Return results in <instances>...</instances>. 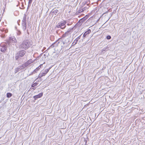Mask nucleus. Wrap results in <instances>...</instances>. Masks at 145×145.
I'll return each instance as SVG.
<instances>
[{
	"instance_id": "nucleus-14",
	"label": "nucleus",
	"mask_w": 145,
	"mask_h": 145,
	"mask_svg": "<svg viewBox=\"0 0 145 145\" xmlns=\"http://www.w3.org/2000/svg\"><path fill=\"white\" fill-rule=\"evenodd\" d=\"M91 32V30L90 29H88L87 31H86L84 34L83 35V38H84L86 36L90 33Z\"/></svg>"
},
{
	"instance_id": "nucleus-25",
	"label": "nucleus",
	"mask_w": 145,
	"mask_h": 145,
	"mask_svg": "<svg viewBox=\"0 0 145 145\" xmlns=\"http://www.w3.org/2000/svg\"><path fill=\"white\" fill-rule=\"evenodd\" d=\"M38 84V83L36 82H35V83H33V84L31 86L32 87H34L35 86H37Z\"/></svg>"
},
{
	"instance_id": "nucleus-35",
	"label": "nucleus",
	"mask_w": 145,
	"mask_h": 145,
	"mask_svg": "<svg viewBox=\"0 0 145 145\" xmlns=\"http://www.w3.org/2000/svg\"><path fill=\"white\" fill-rule=\"evenodd\" d=\"M67 25H70V24H67Z\"/></svg>"
},
{
	"instance_id": "nucleus-33",
	"label": "nucleus",
	"mask_w": 145,
	"mask_h": 145,
	"mask_svg": "<svg viewBox=\"0 0 145 145\" xmlns=\"http://www.w3.org/2000/svg\"><path fill=\"white\" fill-rule=\"evenodd\" d=\"M33 90H35V88H33Z\"/></svg>"
},
{
	"instance_id": "nucleus-17",
	"label": "nucleus",
	"mask_w": 145,
	"mask_h": 145,
	"mask_svg": "<svg viewBox=\"0 0 145 145\" xmlns=\"http://www.w3.org/2000/svg\"><path fill=\"white\" fill-rule=\"evenodd\" d=\"M22 24H26V15L25 14H24V16H23V20H22Z\"/></svg>"
},
{
	"instance_id": "nucleus-6",
	"label": "nucleus",
	"mask_w": 145,
	"mask_h": 145,
	"mask_svg": "<svg viewBox=\"0 0 145 145\" xmlns=\"http://www.w3.org/2000/svg\"><path fill=\"white\" fill-rule=\"evenodd\" d=\"M51 68V67H50L48 69H45L44 71H41L39 75L38 78H40L41 77H42L43 76H45Z\"/></svg>"
},
{
	"instance_id": "nucleus-30",
	"label": "nucleus",
	"mask_w": 145,
	"mask_h": 145,
	"mask_svg": "<svg viewBox=\"0 0 145 145\" xmlns=\"http://www.w3.org/2000/svg\"><path fill=\"white\" fill-rule=\"evenodd\" d=\"M26 32H27V33L29 35V32H28V29L27 28L26 29Z\"/></svg>"
},
{
	"instance_id": "nucleus-21",
	"label": "nucleus",
	"mask_w": 145,
	"mask_h": 145,
	"mask_svg": "<svg viewBox=\"0 0 145 145\" xmlns=\"http://www.w3.org/2000/svg\"><path fill=\"white\" fill-rule=\"evenodd\" d=\"M32 0H29L28 5L27 7V9L30 6L31 4L32 3Z\"/></svg>"
},
{
	"instance_id": "nucleus-3",
	"label": "nucleus",
	"mask_w": 145,
	"mask_h": 145,
	"mask_svg": "<svg viewBox=\"0 0 145 145\" xmlns=\"http://www.w3.org/2000/svg\"><path fill=\"white\" fill-rule=\"evenodd\" d=\"M26 53V52L24 50H21L18 51L15 56V58L16 60L19 61V60L20 59V58L24 56H25V54Z\"/></svg>"
},
{
	"instance_id": "nucleus-36",
	"label": "nucleus",
	"mask_w": 145,
	"mask_h": 145,
	"mask_svg": "<svg viewBox=\"0 0 145 145\" xmlns=\"http://www.w3.org/2000/svg\"><path fill=\"white\" fill-rule=\"evenodd\" d=\"M19 60H20V59L19 60V61H18V62H20V61H19Z\"/></svg>"
},
{
	"instance_id": "nucleus-24",
	"label": "nucleus",
	"mask_w": 145,
	"mask_h": 145,
	"mask_svg": "<svg viewBox=\"0 0 145 145\" xmlns=\"http://www.w3.org/2000/svg\"><path fill=\"white\" fill-rule=\"evenodd\" d=\"M83 12V10H82V8H80V9H79L78 10V11L76 12V13L77 14H78V13H80V12Z\"/></svg>"
},
{
	"instance_id": "nucleus-26",
	"label": "nucleus",
	"mask_w": 145,
	"mask_h": 145,
	"mask_svg": "<svg viewBox=\"0 0 145 145\" xmlns=\"http://www.w3.org/2000/svg\"><path fill=\"white\" fill-rule=\"evenodd\" d=\"M17 35L18 36L21 35V32L19 30H17Z\"/></svg>"
},
{
	"instance_id": "nucleus-28",
	"label": "nucleus",
	"mask_w": 145,
	"mask_h": 145,
	"mask_svg": "<svg viewBox=\"0 0 145 145\" xmlns=\"http://www.w3.org/2000/svg\"><path fill=\"white\" fill-rule=\"evenodd\" d=\"M82 35V34L81 35H80L79 36H78L77 38L76 39L78 41V40L80 39Z\"/></svg>"
},
{
	"instance_id": "nucleus-4",
	"label": "nucleus",
	"mask_w": 145,
	"mask_h": 145,
	"mask_svg": "<svg viewBox=\"0 0 145 145\" xmlns=\"http://www.w3.org/2000/svg\"><path fill=\"white\" fill-rule=\"evenodd\" d=\"M66 22L65 20L63 21L58 23L55 26V28H60L61 29H64L66 26L65 25Z\"/></svg>"
},
{
	"instance_id": "nucleus-7",
	"label": "nucleus",
	"mask_w": 145,
	"mask_h": 145,
	"mask_svg": "<svg viewBox=\"0 0 145 145\" xmlns=\"http://www.w3.org/2000/svg\"><path fill=\"white\" fill-rule=\"evenodd\" d=\"M59 40H57L55 42L52 44L47 49V50H48L50 48H52L54 47H56L58 46L59 44Z\"/></svg>"
},
{
	"instance_id": "nucleus-2",
	"label": "nucleus",
	"mask_w": 145,
	"mask_h": 145,
	"mask_svg": "<svg viewBox=\"0 0 145 145\" xmlns=\"http://www.w3.org/2000/svg\"><path fill=\"white\" fill-rule=\"evenodd\" d=\"M31 45V42L28 40H25L19 46L20 49L26 50L28 49Z\"/></svg>"
},
{
	"instance_id": "nucleus-34",
	"label": "nucleus",
	"mask_w": 145,
	"mask_h": 145,
	"mask_svg": "<svg viewBox=\"0 0 145 145\" xmlns=\"http://www.w3.org/2000/svg\"><path fill=\"white\" fill-rule=\"evenodd\" d=\"M85 142H86V143H87V142L86 140H85Z\"/></svg>"
},
{
	"instance_id": "nucleus-12",
	"label": "nucleus",
	"mask_w": 145,
	"mask_h": 145,
	"mask_svg": "<svg viewBox=\"0 0 145 145\" xmlns=\"http://www.w3.org/2000/svg\"><path fill=\"white\" fill-rule=\"evenodd\" d=\"M88 18V16H86L85 17L82 18L80 19L77 23V24L78 23H82L84 22Z\"/></svg>"
},
{
	"instance_id": "nucleus-13",
	"label": "nucleus",
	"mask_w": 145,
	"mask_h": 145,
	"mask_svg": "<svg viewBox=\"0 0 145 145\" xmlns=\"http://www.w3.org/2000/svg\"><path fill=\"white\" fill-rule=\"evenodd\" d=\"M42 95H43V93H40L39 94L37 95L34 96L33 97V98L35 99V100H36L37 99L41 97Z\"/></svg>"
},
{
	"instance_id": "nucleus-15",
	"label": "nucleus",
	"mask_w": 145,
	"mask_h": 145,
	"mask_svg": "<svg viewBox=\"0 0 145 145\" xmlns=\"http://www.w3.org/2000/svg\"><path fill=\"white\" fill-rule=\"evenodd\" d=\"M71 35L67 31L65 33H64L62 35L61 38H64L67 36H68Z\"/></svg>"
},
{
	"instance_id": "nucleus-18",
	"label": "nucleus",
	"mask_w": 145,
	"mask_h": 145,
	"mask_svg": "<svg viewBox=\"0 0 145 145\" xmlns=\"http://www.w3.org/2000/svg\"><path fill=\"white\" fill-rule=\"evenodd\" d=\"M21 70V69H20V68L18 66V67L16 68L15 70V73H16L18 72L19 71Z\"/></svg>"
},
{
	"instance_id": "nucleus-20",
	"label": "nucleus",
	"mask_w": 145,
	"mask_h": 145,
	"mask_svg": "<svg viewBox=\"0 0 145 145\" xmlns=\"http://www.w3.org/2000/svg\"><path fill=\"white\" fill-rule=\"evenodd\" d=\"M12 95V94L10 93H8L7 94V97L8 98L10 97Z\"/></svg>"
},
{
	"instance_id": "nucleus-31",
	"label": "nucleus",
	"mask_w": 145,
	"mask_h": 145,
	"mask_svg": "<svg viewBox=\"0 0 145 145\" xmlns=\"http://www.w3.org/2000/svg\"><path fill=\"white\" fill-rule=\"evenodd\" d=\"M82 10H83V12L84 11L85 9H86V8L85 7H84L83 8H82Z\"/></svg>"
},
{
	"instance_id": "nucleus-27",
	"label": "nucleus",
	"mask_w": 145,
	"mask_h": 145,
	"mask_svg": "<svg viewBox=\"0 0 145 145\" xmlns=\"http://www.w3.org/2000/svg\"><path fill=\"white\" fill-rule=\"evenodd\" d=\"M111 38V37L109 35H108L106 37V39L108 40L110 39Z\"/></svg>"
},
{
	"instance_id": "nucleus-16",
	"label": "nucleus",
	"mask_w": 145,
	"mask_h": 145,
	"mask_svg": "<svg viewBox=\"0 0 145 145\" xmlns=\"http://www.w3.org/2000/svg\"><path fill=\"white\" fill-rule=\"evenodd\" d=\"M22 27L24 31H25V30L27 29L26 24L23 23V24H22Z\"/></svg>"
},
{
	"instance_id": "nucleus-22",
	"label": "nucleus",
	"mask_w": 145,
	"mask_h": 145,
	"mask_svg": "<svg viewBox=\"0 0 145 145\" xmlns=\"http://www.w3.org/2000/svg\"><path fill=\"white\" fill-rule=\"evenodd\" d=\"M58 12V10H54L52 11V12L55 15H56Z\"/></svg>"
},
{
	"instance_id": "nucleus-10",
	"label": "nucleus",
	"mask_w": 145,
	"mask_h": 145,
	"mask_svg": "<svg viewBox=\"0 0 145 145\" xmlns=\"http://www.w3.org/2000/svg\"><path fill=\"white\" fill-rule=\"evenodd\" d=\"M77 24H76L72 28L69 29H68L67 31L70 34H71L72 33L73 31V30L74 29H76V28L77 27Z\"/></svg>"
},
{
	"instance_id": "nucleus-32",
	"label": "nucleus",
	"mask_w": 145,
	"mask_h": 145,
	"mask_svg": "<svg viewBox=\"0 0 145 145\" xmlns=\"http://www.w3.org/2000/svg\"><path fill=\"white\" fill-rule=\"evenodd\" d=\"M58 30H57L56 31V33H57V34H58Z\"/></svg>"
},
{
	"instance_id": "nucleus-5",
	"label": "nucleus",
	"mask_w": 145,
	"mask_h": 145,
	"mask_svg": "<svg viewBox=\"0 0 145 145\" xmlns=\"http://www.w3.org/2000/svg\"><path fill=\"white\" fill-rule=\"evenodd\" d=\"M17 40L14 36H12L10 37L9 38L7 42V44L8 45H11L16 43L17 42Z\"/></svg>"
},
{
	"instance_id": "nucleus-23",
	"label": "nucleus",
	"mask_w": 145,
	"mask_h": 145,
	"mask_svg": "<svg viewBox=\"0 0 145 145\" xmlns=\"http://www.w3.org/2000/svg\"><path fill=\"white\" fill-rule=\"evenodd\" d=\"M108 48L107 47L106 48H103V49L102 50V52H101V54H103L104 53L105 51L107 49H108Z\"/></svg>"
},
{
	"instance_id": "nucleus-11",
	"label": "nucleus",
	"mask_w": 145,
	"mask_h": 145,
	"mask_svg": "<svg viewBox=\"0 0 145 145\" xmlns=\"http://www.w3.org/2000/svg\"><path fill=\"white\" fill-rule=\"evenodd\" d=\"M43 65L42 64L40 65L38 67L35 69L33 71L31 72V73L29 75H32L33 74H34L35 73H37L38 71L39 70L40 68Z\"/></svg>"
},
{
	"instance_id": "nucleus-9",
	"label": "nucleus",
	"mask_w": 145,
	"mask_h": 145,
	"mask_svg": "<svg viewBox=\"0 0 145 145\" xmlns=\"http://www.w3.org/2000/svg\"><path fill=\"white\" fill-rule=\"evenodd\" d=\"M1 51L3 52H5L7 49V47L5 44H2L1 45Z\"/></svg>"
},
{
	"instance_id": "nucleus-29",
	"label": "nucleus",
	"mask_w": 145,
	"mask_h": 145,
	"mask_svg": "<svg viewBox=\"0 0 145 145\" xmlns=\"http://www.w3.org/2000/svg\"><path fill=\"white\" fill-rule=\"evenodd\" d=\"M4 31H5V33H7L8 32V30L7 29H5V30Z\"/></svg>"
},
{
	"instance_id": "nucleus-19",
	"label": "nucleus",
	"mask_w": 145,
	"mask_h": 145,
	"mask_svg": "<svg viewBox=\"0 0 145 145\" xmlns=\"http://www.w3.org/2000/svg\"><path fill=\"white\" fill-rule=\"evenodd\" d=\"M78 41L76 39H75L72 44V46H73L76 44Z\"/></svg>"
},
{
	"instance_id": "nucleus-8",
	"label": "nucleus",
	"mask_w": 145,
	"mask_h": 145,
	"mask_svg": "<svg viewBox=\"0 0 145 145\" xmlns=\"http://www.w3.org/2000/svg\"><path fill=\"white\" fill-rule=\"evenodd\" d=\"M30 63L29 61H27L22 65L19 66V67L20 68L21 70L24 69L26 67H27Z\"/></svg>"
},
{
	"instance_id": "nucleus-1",
	"label": "nucleus",
	"mask_w": 145,
	"mask_h": 145,
	"mask_svg": "<svg viewBox=\"0 0 145 145\" xmlns=\"http://www.w3.org/2000/svg\"><path fill=\"white\" fill-rule=\"evenodd\" d=\"M61 40L62 43L61 44V49L63 50H68L70 48H69L71 42L70 40V38H61L59 39Z\"/></svg>"
}]
</instances>
